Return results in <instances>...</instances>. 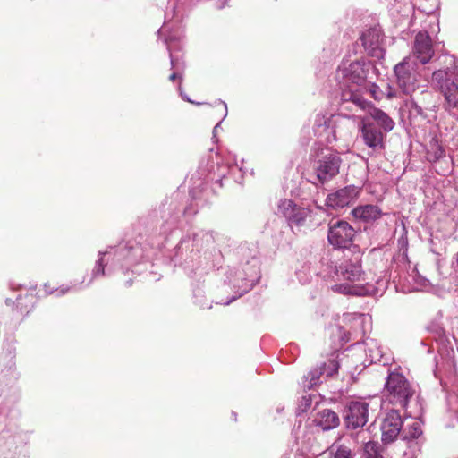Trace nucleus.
I'll return each mask as SVG.
<instances>
[{
  "instance_id": "obj_1",
  "label": "nucleus",
  "mask_w": 458,
  "mask_h": 458,
  "mask_svg": "<svg viewBox=\"0 0 458 458\" xmlns=\"http://www.w3.org/2000/svg\"><path fill=\"white\" fill-rule=\"evenodd\" d=\"M375 70L372 64L364 59L341 64L336 76L341 79L340 83L343 88L341 94L343 109L352 111L349 104L361 110L369 107V103L362 97L360 89L366 81H370V72Z\"/></svg>"
},
{
  "instance_id": "obj_2",
  "label": "nucleus",
  "mask_w": 458,
  "mask_h": 458,
  "mask_svg": "<svg viewBox=\"0 0 458 458\" xmlns=\"http://www.w3.org/2000/svg\"><path fill=\"white\" fill-rule=\"evenodd\" d=\"M342 158L338 152L329 148H317L312 154L311 165L314 184H324L334 179L340 171Z\"/></svg>"
},
{
  "instance_id": "obj_3",
  "label": "nucleus",
  "mask_w": 458,
  "mask_h": 458,
  "mask_svg": "<svg viewBox=\"0 0 458 458\" xmlns=\"http://www.w3.org/2000/svg\"><path fill=\"white\" fill-rule=\"evenodd\" d=\"M430 84L444 96L445 110L458 118V77L454 73V68L446 67L434 71Z\"/></svg>"
},
{
  "instance_id": "obj_4",
  "label": "nucleus",
  "mask_w": 458,
  "mask_h": 458,
  "mask_svg": "<svg viewBox=\"0 0 458 458\" xmlns=\"http://www.w3.org/2000/svg\"><path fill=\"white\" fill-rule=\"evenodd\" d=\"M415 394V386L403 374L389 373L385 384V397L388 403L406 409Z\"/></svg>"
},
{
  "instance_id": "obj_5",
  "label": "nucleus",
  "mask_w": 458,
  "mask_h": 458,
  "mask_svg": "<svg viewBox=\"0 0 458 458\" xmlns=\"http://www.w3.org/2000/svg\"><path fill=\"white\" fill-rule=\"evenodd\" d=\"M397 84L405 95H411L418 87L416 64L411 57H405L395 65Z\"/></svg>"
},
{
  "instance_id": "obj_6",
  "label": "nucleus",
  "mask_w": 458,
  "mask_h": 458,
  "mask_svg": "<svg viewBox=\"0 0 458 458\" xmlns=\"http://www.w3.org/2000/svg\"><path fill=\"white\" fill-rule=\"evenodd\" d=\"M355 236V230L346 221L337 220L329 224L327 239L329 243L335 248H349Z\"/></svg>"
},
{
  "instance_id": "obj_7",
  "label": "nucleus",
  "mask_w": 458,
  "mask_h": 458,
  "mask_svg": "<svg viewBox=\"0 0 458 458\" xmlns=\"http://www.w3.org/2000/svg\"><path fill=\"white\" fill-rule=\"evenodd\" d=\"M361 137L364 144L369 148V154L373 157L381 156L385 150L386 134L379 131L372 123H362Z\"/></svg>"
},
{
  "instance_id": "obj_8",
  "label": "nucleus",
  "mask_w": 458,
  "mask_h": 458,
  "mask_svg": "<svg viewBox=\"0 0 458 458\" xmlns=\"http://www.w3.org/2000/svg\"><path fill=\"white\" fill-rule=\"evenodd\" d=\"M369 419V403L352 401L344 411V423L349 429H357L366 425Z\"/></svg>"
},
{
  "instance_id": "obj_9",
  "label": "nucleus",
  "mask_w": 458,
  "mask_h": 458,
  "mask_svg": "<svg viewBox=\"0 0 458 458\" xmlns=\"http://www.w3.org/2000/svg\"><path fill=\"white\" fill-rule=\"evenodd\" d=\"M360 40L365 52L375 58H383L385 50L382 47L383 34L380 28L373 27L364 31Z\"/></svg>"
},
{
  "instance_id": "obj_10",
  "label": "nucleus",
  "mask_w": 458,
  "mask_h": 458,
  "mask_svg": "<svg viewBox=\"0 0 458 458\" xmlns=\"http://www.w3.org/2000/svg\"><path fill=\"white\" fill-rule=\"evenodd\" d=\"M403 420L398 411L391 410L386 415L382 425V441L384 444H390L401 433Z\"/></svg>"
},
{
  "instance_id": "obj_11",
  "label": "nucleus",
  "mask_w": 458,
  "mask_h": 458,
  "mask_svg": "<svg viewBox=\"0 0 458 458\" xmlns=\"http://www.w3.org/2000/svg\"><path fill=\"white\" fill-rule=\"evenodd\" d=\"M339 364L335 360H329L327 362H323L317 368L311 369L307 376L304 377L303 386L309 389L318 386L321 380L322 376L333 377L338 370Z\"/></svg>"
},
{
  "instance_id": "obj_12",
  "label": "nucleus",
  "mask_w": 458,
  "mask_h": 458,
  "mask_svg": "<svg viewBox=\"0 0 458 458\" xmlns=\"http://www.w3.org/2000/svg\"><path fill=\"white\" fill-rule=\"evenodd\" d=\"M412 55L420 64H428L434 55L432 40L427 32H419L414 39Z\"/></svg>"
},
{
  "instance_id": "obj_13",
  "label": "nucleus",
  "mask_w": 458,
  "mask_h": 458,
  "mask_svg": "<svg viewBox=\"0 0 458 458\" xmlns=\"http://www.w3.org/2000/svg\"><path fill=\"white\" fill-rule=\"evenodd\" d=\"M358 196V190L354 186H347L327 195L326 202L333 208H343L353 202Z\"/></svg>"
},
{
  "instance_id": "obj_14",
  "label": "nucleus",
  "mask_w": 458,
  "mask_h": 458,
  "mask_svg": "<svg viewBox=\"0 0 458 458\" xmlns=\"http://www.w3.org/2000/svg\"><path fill=\"white\" fill-rule=\"evenodd\" d=\"M336 274L342 279L351 283L360 281L362 276L360 256H355L352 259L342 263L336 269Z\"/></svg>"
},
{
  "instance_id": "obj_15",
  "label": "nucleus",
  "mask_w": 458,
  "mask_h": 458,
  "mask_svg": "<svg viewBox=\"0 0 458 458\" xmlns=\"http://www.w3.org/2000/svg\"><path fill=\"white\" fill-rule=\"evenodd\" d=\"M335 120L333 118L326 117L325 115L318 114L314 123V132L318 137H325L328 143L336 140V131L333 124Z\"/></svg>"
},
{
  "instance_id": "obj_16",
  "label": "nucleus",
  "mask_w": 458,
  "mask_h": 458,
  "mask_svg": "<svg viewBox=\"0 0 458 458\" xmlns=\"http://www.w3.org/2000/svg\"><path fill=\"white\" fill-rule=\"evenodd\" d=\"M315 423L323 430H330L339 426L340 418L335 411L330 409H324L317 413Z\"/></svg>"
},
{
  "instance_id": "obj_17",
  "label": "nucleus",
  "mask_w": 458,
  "mask_h": 458,
  "mask_svg": "<svg viewBox=\"0 0 458 458\" xmlns=\"http://www.w3.org/2000/svg\"><path fill=\"white\" fill-rule=\"evenodd\" d=\"M352 214L356 219L369 223L380 218L382 211L377 206L364 205L352 209Z\"/></svg>"
},
{
  "instance_id": "obj_18",
  "label": "nucleus",
  "mask_w": 458,
  "mask_h": 458,
  "mask_svg": "<svg viewBox=\"0 0 458 458\" xmlns=\"http://www.w3.org/2000/svg\"><path fill=\"white\" fill-rule=\"evenodd\" d=\"M328 458H354L355 454L350 445L335 441L328 448Z\"/></svg>"
},
{
  "instance_id": "obj_19",
  "label": "nucleus",
  "mask_w": 458,
  "mask_h": 458,
  "mask_svg": "<svg viewBox=\"0 0 458 458\" xmlns=\"http://www.w3.org/2000/svg\"><path fill=\"white\" fill-rule=\"evenodd\" d=\"M369 112L370 116L377 122V125L382 127L384 131H390L394 129V120L385 112L376 107H370Z\"/></svg>"
},
{
  "instance_id": "obj_20",
  "label": "nucleus",
  "mask_w": 458,
  "mask_h": 458,
  "mask_svg": "<svg viewBox=\"0 0 458 458\" xmlns=\"http://www.w3.org/2000/svg\"><path fill=\"white\" fill-rule=\"evenodd\" d=\"M403 442L408 440H420V437L422 436L421 422L413 420L411 423L403 429Z\"/></svg>"
},
{
  "instance_id": "obj_21",
  "label": "nucleus",
  "mask_w": 458,
  "mask_h": 458,
  "mask_svg": "<svg viewBox=\"0 0 458 458\" xmlns=\"http://www.w3.org/2000/svg\"><path fill=\"white\" fill-rule=\"evenodd\" d=\"M309 213V209L297 205L286 220L290 225L301 226L304 225Z\"/></svg>"
},
{
  "instance_id": "obj_22",
  "label": "nucleus",
  "mask_w": 458,
  "mask_h": 458,
  "mask_svg": "<svg viewBox=\"0 0 458 458\" xmlns=\"http://www.w3.org/2000/svg\"><path fill=\"white\" fill-rule=\"evenodd\" d=\"M165 42L167 46V50L169 52L171 68L177 72H182L185 68V64L183 61H182L178 56H176L174 54V49H173V46H172V38H166L165 40Z\"/></svg>"
},
{
  "instance_id": "obj_23",
  "label": "nucleus",
  "mask_w": 458,
  "mask_h": 458,
  "mask_svg": "<svg viewBox=\"0 0 458 458\" xmlns=\"http://www.w3.org/2000/svg\"><path fill=\"white\" fill-rule=\"evenodd\" d=\"M406 449L403 453V458H417L420 453L421 440H408L403 442Z\"/></svg>"
},
{
  "instance_id": "obj_24",
  "label": "nucleus",
  "mask_w": 458,
  "mask_h": 458,
  "mask_svg": "<svg viewBox=\"0 0 458 458\" xmlns=\"http://www.w3.org/2000/svg\"><path fill=\"white\" fill-rule=\"evenodd\" d=\"M335 292L344 293V294H353V295H363L365 293L362 289L359 288L357 285H351L349 284H335L332 287Z\"/></svg>"
},
{
  "instance_id": "obj_25",
  "label": "nucleus",
  "mask_w": 458,
  "mask_h": 458,
  "mask_svg": "<svg viewBox=\"0 0 458 458\" xmlns=\"http://www.w3.org/2000/svg\"><path fill=\"white\" fill-rule=\"evenodd\" d=\"M297 205L292 199H281L277 205V214L284 216L285 219L293 212Z\"/></svg>"
},
{
  "instance_id": "obj_26",
  "label": "nucleus",
  "mask_w": 458,
  "mask_h": 458,
  "mask_svg": "<svg viewBox=\"0 0 458 458\" xmlns=\"http://www.w3.org/2000/svg\"><path fill=\"white\" fill-rule=\"evenodd\" d=\"M430 150L428 151V158L431 162H437L445 157V148L437 142L431 144Z\"/></svg>"
},
{
  "instance_id": "obj_27",
  "label": "nucleus",
  "mask_w": 458,
  "mask_h": 458,
  "mask_svg": "<svg viewBox=\"0 0 458 458\" xmlns=\"http://www.w3.org/2000/svg\"><path fill=\"white\" fill-rule=\"evenodd\" d=\"M364 458H382L377 443L369 441L365 444Z\"/></svg>"
},
{
  "instance_id": "obj_28",
  "label": "nucleus",
  "mask_w": 458,
  "mask_h": 458,
  "mask_svg": "<svg viewBox=\"0 0 458 458\" xmlns=\"http://www.w3.org/2000/svg\"><path fill=\"white\" fill-rule=\"evenodd\" d=\"M106 254H107V252H104V253L100 252L99 253V255H101V257L97 261L96 266L92 271L93 277H97L99 275H104V267H105L104 256H106Z\"/></svg>"
},
{
  "instance_id": "obj_29",
  "label": "nucleus",
  "mask_w": 458,
  "mask_h": 458,
  "mask_svg": "<svg viewBox=\"0 0 458 458\" xmlns=\"http://www.w3.org/2000/svg\"><path fill=\"white\" fill-rule=\"evenodd\" d=\"M412 110L419 115H424V110L425 109H430L429 106H421L417 102L412 101L411 104Z\"/></svg>"
},
{
  "instance_id": "obj_30",
  "label": "nucleus",
  "mask_w": 458,
  "mask_h": 458,
  "mask_svg": "<svg viewBox=\"0 0 458 458\" xmlns=\"http://www.w3.org/2000/svg\"><path fill=\"white\" fill-rule=\"evenodd\" d=\"M257 274L255 275H250L248 277L244 278L242 281H244V292H248L249 289H250L253 285V282L256 278Z\"/></svg>"
},
{
  "instance_id": "obj_31",
  "label": "nucleus",
  "mask_w": 458,
  "mask_h": 458,
  "mask_svg": "<svg viewBox=\"0 0 458 458\" xmlns=\"http://www.w3.org/2000/svg\"><path fill=\"white\" fill-rule=\"evenodd\" d=\"M17 308H20L21 311L25 313H28L30 310V307H29L28 305H22L20 298L17 299Z\"/></svg>"
},
{
  "instance_id": "obj_32",
  "label": "nucleus",
  "mask_w": 458,
  "mask_h": 458,
  "mask_svg": "<svg viewBox=\"0 0 458 458\" xmlns=\"http://www.w3.org/2000/svg\"><path fill=\"white\" fill-rule=\"evenodd\" d=\"M176 79L182 80V72L174 70V72L169 76V80L174 81Z\"/></svg>"
},
{
  "instance_id": "obj_33",
  "label": "nucleus",
  "mask_w": 458,
  "mask_h": 458,
  "mask_svg": "<svg viewBox=\"0 0 458 458\" xmlns=\"http://www.w3.org/2000/svg\"><path fill=\"white\" fill-rule=\"evenodd\" d=\"M445 64H454V59L453 56H445V61H444Z\"/></svg>"
},
{
  "instance_id": "obj_34",
  "label": "nucleus",
  "mask_w": 458,
  "mask_h": 458,
  "mask_svg": "<svg viewBox=\"0 0 458 458\" xmlns=\"http://www.w3.org/2000/svg\"><path fill=\"white\" fill-rule=\"evenodd\" d=\"M68 288H61L60 290L56 289L55 292L57 293V295H63L68 292Z\"/></svg>"
},
{
  "instance_id": "obj_35",
  "label": "nucleus",
  "mask_w": 458,
  "mask_h": 458,
  "mask_svg": "<svg viewBox=\"0 0 458 458\" xmlns=\"http://www.w3.org/2000/svg\"><path fill=\"white\" fill-rule=\"evenodd\" d=\"M421 95L424 96V97H432L431 93L428 92V91H422L421 92Z\"/></svg>"
},
{
  "instance_id": "obj_36",
  "label": "nucleus",
  "mask_w": 458,
  "mask_h": 458,
  "mask_svg": "<svg viewBox=\"0 0 458 458\" xmlns=\"http://www.w3.org/2000/svg\"><path fill=\"white\" fill-rule=\"evenodd\" d=\"M25 298H26V299H30V304L32 303L33 296H32L31 294H26V295H25Z\"/></svg>"
},
{
  "instance_id": "obj_37",
  "label": "nucleus",
  "mask_w": 458,
  "mask_h": 458,
  "mask_svg": "<svg viewBox=\"0 0 458 458\" xmlns=\"http://www.w3.org/2000/svg\"><path fill=\"white\" fill-rule=\"evenodd\" d=\"M237 297H232L229 301H225L224 304L225 305H228L229 303H231L233 301H234Z\"/></svg>"
},
{
  "instance_id": "obj_38",
  "label": "nucleus",
  "mask_w": 458,
  "mask_h": 458,
  "mask_svg": "<svg viewBox=\"0 0 458 458\" xmlns=\"http://www.w3.org/2000/svg\"><path fill=\"white\" fill-rule=\"evenodd\" d=\"M219 125H220V123H218L214 127V130H213V133H214V135L217 132V129H218Z\"/></svg>"
},
{
  "instance_id": "obj_39",
  "label": "nucleus",
  "mask_w": 458,
  "mask_h": 458,
  "mask_svg": "<svg viewBox=\"0 0 458 458\" xmlns=\"http://www.w3.org/2000/svg\"><path fill=\"white\" fill-rule=\"evenodd\" d=\"M224 106H225V116L226 113H227V106L225 104H224Z\"/></svg>"
},
{
  "instance_id": "obj_40",
  "label": "nucleus",
  "mask_w": 458,
  "mask_h": 458,
  "mask_svg": "<svg viewBox=\"0 0 458 458\" xmlns=\"http://www.w3.org/2000/svg\"><path fill=\"white\" fill-rule=\"evenodd\" d=\"M233 418H234V420H236V413L233 412Z\"/></svg>"
},
{
  "instance_id": "obj_41",
  "label": "nucleus",
  "mask_w": 458,
  "mask_h": 458,
  "mask_svg": "<svg viewBox=\"0 0 458 458\" xmlns=\"http://www.w3.org/2000/svg\"><path fill=\"white\" fill-rule=\"evenodd\" d=\"M233 418H234V420H236V413L233 412Z\"/></svg>"
},
{
  "instance_id": "obj_42",
  "label": "nucleus",
  "mask_w": 458,
  "mask_h": 458,
  "mask_svg": "<svg viewBox=\"0 0 458 458\" xmlns=\"http://www.w3.org/2000/svg\"><path fill=\"white\" fill-rule=\"evenodd\" d=\"M233 285L234 286H239V284L236 282L233 283Z\"/></svg>"
},
{
  "instance_id": "obj_43",
  "label": "nucleus",
  "mask_w": 458,
  "mask_h": 458,
  "mask_svg": "<svg viewBox=\"0 0 458 458\" xmlns=\"http://www.w3.org/2000/svg\"><path fill=\"white\" fill-rule=\"evenodd\" d=\"M243 293H245V292H244V290H243L242 292H241V293H240V295H242V294H243Z\"/></svg>"
},
{
  "instance_id": "obj_44",
  "label": "nucleus",
  "mask_w": 458,
  "mask_h": 458,
  "mask_svg": "<svg viewBox=\"0 0 458 458\" xmlns=\"http://www.w3.org/2000/svg\"><path fill=\"white\" fill-rule=\"evenodd\" d=\"M243 293H245V292H244V290H243L242 292H241V293H240V295H242V294H243Z\"/></svg>"
}]
</instances>
